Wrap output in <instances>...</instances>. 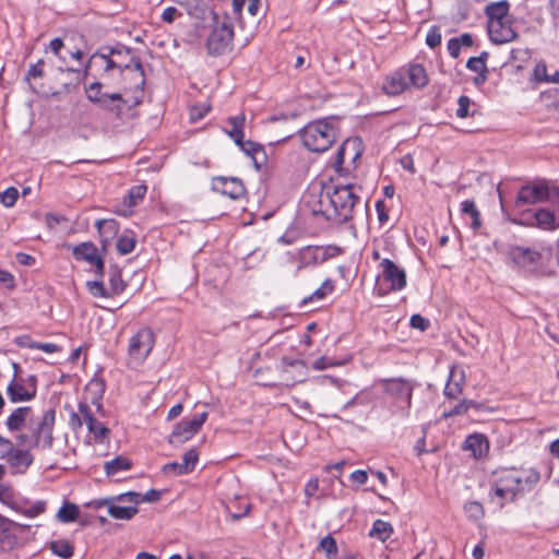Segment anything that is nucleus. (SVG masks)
Returning <instances> with one entry per match:
<instances>
[{"instance_id": "36", "label": "nucleus", "mask_w": 559, "mask_h": 559, "mask_svg": "<svg viewBox=\"0 0 559 559\" xmlns=\"http://www.w3.org/2000/svg\"><path fill=\"white\" fill-rule=\"evenodd\" d=\"M31 407H19L7 419V427L11 431H19L25 424Z\"/></svg>"}, {"instance_id": "40", "label": "nucleus", "mask_w": 559, "mask_h": 559, "mask_svg": "<svg viewBox=\"0 0 559 559\" xmlns=\"http://www.w3.org/2000/svg\"><path fill=\"white\" fill-rule=\"evenodd\" d=\"M131 461L126 456H117L114 460L105 463V471L107 475L114 476L121 471H128L131 467Z\"/></svg>"}, {"instance_id": "2", "label": "nucleus", "mask_w": 559, "mask_h": 559, "mask_svg": "<svg viewBox=\"0 0 559 559\" xmlns=\"http://www.w3.org/2000/svg\"><path fill=\"white\" fill-rule=\"evenodd\" d=\"M357 187L353 183H338L329 187L330 195H324L326 203L331 202L332 221L335 223H345L352 218L354 207L359 202L356 194Z\"/></svg>"}, {"instance_id": "16", "label": "nucleus", "mask_w": 559, "mask_h": 559, "mask_svg": "<svg viewBox=\"0 0 559 559\" xmlns=\"http://www.w3.org/2000/svg\"><path fill=\"white\" fill-rule=\"evenodd\" d=\"M382 277L390 290H402L406 286V274L392 260L383 259L380 263Z\"/></svg>"}, {"instance_id": "5", "label": "nucleus", "mask_w": 559, "mask_h": 559, "mask_svg": "<svg viewBox=\"0 0 559 559\" xmlns=\"http://www.w3.org/2000/svg\"><path fill=\"white\" fill-rule=\"evenodd\" d=\"M155 345V335L150 328H142L129 340L127 365L136 369L143 365Z\"/></svg>"}, {"instance_id": "19", "label": "nucleus", "mask_w": 559, "mask_h": 559, "mask_svg": "<svg viewBox=\"0 0 559 559\" xmlns=\"http://www.w3.org/2000/svg\"><path fill=\"white\" fill-rule=\"evenodd\" d=\"M147 187L145 185H138L132 187L128 194L123 198L121 204L117 206L116 213L121 216H129L132 214V209L138 205L145 197Z\"/></svg>"}, {"instance_id": "24", "label": "nucleus", "mask_w": 559, "mask_h": 559, "mask_svg": "<svg viewBox=\"0 0 559 559\" xmlns=\"http://www.w3.org/2000/svg\"><path fill=\"white\" fill-rule=\"evenodd\" d=\"M33 455L28 451L15 448L7 459L10 466L19 474L25 473L33 463Z\"/></svg>"}, {"instance_id": "30", "label": "nucleus", "mask_w": 559, "mask_h": 559, "mask_svg": "<svg viewBox=\"0 0 559 559\" xmlns=\"http://www.w3.org/2000/svg\"><path fill=\"white\" fill-rule=\"evenodd\" d=\"M108 504V514L117 520H131L136 513V507H122L114 503V498L106 499L102 502Z\"/></svg>"}, {"instance_id": "31", "label": "nucleus", "mask_w": 559, "mask_h": 559, "mask_svg": "<svg viewBox=\"0 0 559 559\" xmlns=\"http://www.w3.org/2000/svg\"><path fill=\"white\" fill-rule=\"evenodd\" d=\"M487 57H488V52L484 51V52H481V55L479 57H472L467 60V63H466L467 69L479 74V76H477L475 79V83H477V84L484 83L487 79V75H486L488 72L487 64H486Z\"/></svg>"}, {"instance_id": "14", "label": "nucleus", "mask_w": 559, "mask_h": 559, "mask_svg": "<svg viewBox=\"0 0 559 559\" xmlns=\"http://www.w3.org/2000/svg\"><path fill=\"white\" fill-rule=\"evenodd\" d=\"M324 195H330L329 187H322L318 192L311 191L305 197V204L309 209L312 215L323 216L328 221H332L331 202L326 203Z\"/></svg>"}, {"instance_id": "1", "label": "nucleus", "mask_w": 559, "mask_h": 559, "mask_svg": "<svg viewBox=\"0 0 559 559\" xmlns=\"http://www.w3.org/2000/svg\"><path fill=\"white\" fill-rule=\"evenodd\" d=\"M338 138V129L334 121L328 119L309 122L301 132L304 145L311 152L323 153Z\"/></svg>"}, {"instance_id": "57", "label": "nucleus", "mask_w": 559, "mask_h": 559, "mask_svg": "<svg viewBox=\"0 0 559 559\" xmlns=\"http://www.w3.org/2000/svg\"><path fill=\"white\" fill-rule=\"evenodd\" d=\"M522 476H523V486H524V489L527 487V488H531L533 485H535L538 480H539V473L534 471V469H531V471H527V472H523V473H520Z\"/></svg>"}, {"instance_id": "53", "label": "nucleus", "mask_w": 559, "mask_h": 559, "mask_svg": "<svg viewBox=\"0 0 559 559\" xmlns=\"http://www.w3.org/2000/svg\"><path fill=\"white\" fill-rule=\"evenodd\" d=\"M534 78L537 81H544V82H558V78H550L547 74V67L545 63H537L534 68Z\"/></svg>"}, {"instance_id": "21", "label": "nucleus", "mask_w": 559, "mask_h": 559, "mask_svg": "<svg viewBox=\"0 0 559 559\" xmlns=\"http://www.w3.org/2000/svg\"><path fill=\"white\" fill-rule=\"evenodd\" d=\"M408 88L404 68L388 75L384 80L382 90L386 95L396 96L404 93Z\"/></svg>"}, {"instance_id": "20", "label": "nucleus", "mask_w": 559, "mask_h": 559, "mask_svg": "<svg viewBox=\"0 0 559 559\" xmlns=\"http://www.w3.org/2000/svg\"><path fill=\"white\" fill-rule=\"evenodd\" d=\"M213 189L233 200L239 199L245 193V187L238 178H217L213 182Z\"/></svg>"}, {"instance_id": "55", "label": "nucleus", "mask_w": 559, "mask_h": 559, "mask_svg": "<svg viewBox=\"0 0 559 559\" xmlns=\"http://www.w3.org/2000/svg\"><path fill=\"white\" fill-rule=\"evenodd\" d=\"M100 88H102V84L98 82H95V83H92L86 90L87 98L97 105L99 104V100H102L103 94L100 93Z\"/></svg>"}, {"instance_id": "60", "label": "nucleus", "mask_w": 559, "mask_h": 559, "mask_svg": "<svg viewBox=\"0 0 559 559\" xmlns=\"http://www.w3.org/2000/svg\"><path fill=\"white\" fill-rule=\"evenodd\" d=\"M14 449L11 440L0 436V460L8 459Z\"/></svg>"}, {"instance_id": "9", "label": "nucleus", "mask_w": 559, "mask_h": 559, "mask_svg": "<svg viewBox=\"0 0 559 559\" xmlns=\"http://www.w3.org/2000/svg\"><path fill=\"white\" fill-rule=\"evenodd\" d=\"M55 425V411L48 409L43 416L36 420L31 421L29 430L32 444L43 449H50L52 445L53 437L52 430Z\"/></svg>"}, {"instance_id": "38", "label": "nucleus", "mask_w": 559, "mask_h": 559, "mask_svg": "<svg viewBox=\"0 0 559 559\" xmlns=\"http://www.w3.org/2000/svg\"><path fill=\"white\" fill-rule=\"evenodd\" d=\"M49 548L53 555H56L62 559L71 558L74 552L73 545L67 539L52 540L49 544Z\"/></svg>"}, {"instance_id": "52", "label": "nucleus", "mask_w": 559, "mask_h": 559, "mask_svg": "<svg viewBox=\"0 0 559 559\" xmlns=\"http://www.w3.org/2000/svg\"><path fill=\"white\" fill-rule=\"evenodd\" d=\"M441 39H442V36L440 33V28L438 26H432L426 35V44L430 48L438 47L441 44Z\"/></svg>"}, {"instance_id": "63", "label": "nucleus", "mask_w": 559, "mask_h": 559, "mask_svg": "<svg viewBox=\"0 0 559 559\" xmlns=\"http://www.w3.org/2000/svg\"><path fill=\"white\" fill-rule=\"evenodd\" d=\"M210 110L209 105L204 106H194L190 109V120L198 121L201 120Z\"/></svg>"}, {"instance_id": "51", "label": "nucleus", "mask_w": 559, "mask_h": 559, "mask_svg": "<svg viewBox=\"0 0 559 559\" xmlns=\"http://www.w3.org/2000/svg\"><path fill=\"white\" fill-rule=\"evenodd\" d=\"M12 532H13V530L7 531V532H0L1 533L0 545L5 550L13 549L17 544V538Z\"/></svg>"}, {"instance_id": "6", "label": "nucleus", "mask_w": 559, "mask_h": 559, "mask_svg": "<svg viewBox=\"0 0 559 559\" xmlns=\"http://www.w3.org/2000/svg\"><path fill=\"white\" fill-rule=\"evenodd\" d=\"M380 383L383 391L394 401L401 415L407 417L412 405L413 383L404 378L383 379Z\"/></svg>"}, {"instance_id": "39", "label": "nucleus", "mask_w": 559, "mask_h": 559, "mask_svg": "<svg viewBox=\"0 0 559 559\" xmlns=\"http://www.w3.org/2000/svg\"><path fill=\"white\" fill-rule=\"evenodd\" d=\"M393 533V527L389 522L383 520H376L373 522L372 528L369 533L371 537H376L381 542H385L391 537Z\"/></svg>"}, {"instance_id": "15", "label": "nucleus", "mask_w": 559, "mask_h": 559, "mask_svg": "<svg viewBox=\"0 0 559 559\" xmlns=\"http://www.w3.org/2000/svg\"><path fill=\"white\" fill-rule=\"evenodd\" d=\"M307 376V366L302 360L282 359V381L285 385L292 386L302 382Z\"/></svg>"}, {"instance_id": "42", "label": "nucleus", "mask_w": 559, "mask_h": 559, "mask_svg": "<svg viewBox=\"0 0 559 559\" xmlns=\"http://www.w3.org/2000/svg\"><path fill=\"white\" fill-rule=\"evenodd\" d=\"M108 283L109 288L107 290L110 297L122 294L127 287L119 270H115L109 274Z\"/></svg>"}, {"instance_id": "43", "label": "nucleus", "mask_w": 559, "mask_h": 559, "mask_svg": "<svg viewBox=\"0 0 559 559\" xmlns=\"http://www.w3.org/2000/svg\"><path fill=\"white\" fill-rule=\"evenodd\" d=\"M334 290V284L331 280H325L321 286L316 289L311 295L304 298L302 304H309L312 301H321L323 300L328 295L333 293Z\"/></svg>"}, {"instance_id": "44", "label": "nucleus", "mask_w": 559, "mask_h": 559, "mask_svg": "<svg viewBox=\"0 0 559 559\" xmlns=\"http://www.w3.org/2000/svg\"><path fill=\"white\" fill-rule=\"evenodd\" d=\"M318 550L324 551L326 559H335L337 556V545L335 539L331 535L323 537L319 543Z\"/></svg>"}, {"instance_id": "50", "label": "nucleus", "mask_w": 559, "mask_h": 559, "mask_svg": "<svg viewBox=\"0 0 559 559\" xmlns=\"http://www.w3.org/2000/svg\"><path fill=\"white\" fill-rule=\"evenodd\" d=\"M182 459H183V462H182L183 472L190 473L194 469V467L198 463L199 454L194 449H191L183 454Z\"/></svg>"}, {"instance_id": "45", "label": "nucleus", "mask_w": 559, "mask_h": 559, "mask_svg": "<svg viewBox=\"0 0 559 559\" xmlns=\"http://www.w3.org/2000/svg\"><path fill=\"white\" fill-rule=\"evenodd\" d=\"M136 240L132 235H122L118 238L116 247L120 254H129L135 248Z\"/></svg>"}, {"instance_id": "10", "label": "nucleus", "mask_w": 559, "mask_h": 559, "mask_svg": "<svg viewBox=\"0 0 559 559\" xmlns=\"http://www.w3.org/2000/svg\"><path fill=\"white\" fill-rule=\"evenodd\" d=\"M37 393V378L29 374L24 378L13 374L11 382L7 386V394L11 402H27L33 400Z\"/></svg>"}, {"instance_id": "54", "label": "nucleus", "mask_w": 559, "mask_h": 559, "mask_svg": "<svg viewBox=\"0 0 559 559\" xmlns=\"http://www.w3.org/2000/svg\"><path fill=\"white\" fill-rule=\"evenodd\" d=\"M457 104L459 107L456 109V116L459 118H466L469 115L468 110L472 104L471 98L468 96L462 95L460 96Z\"/></svg>"}, {"instance_id": "26", "label": "nucleus", "mask_w": 559, "mask_h": 559, "mask_svg": "<svg viewBox=\"0 0 559 559\" xmlns=\"http://www.w3.org/2000/svg\"><path fill=\"white\" fill-rule=\"evenodd\" d=\"M464 449L472 451L473 456L479 459L488 452L489 443L486 437L475 433L466 438Z\"/></svg>"}, {"instance_id": "37", "label": "nucleus", "mask_w": 559, "mask_h": 559, "mask_svg": "<svg viewBox=\"0 0 559 559\" xmlns=\"http://www.w3.org/2000/svg\"><path fill=\"white\" fill-rule=\"evenodd\" d=\"M461 212L463 215L471 217V227L477 230L481 226L480 212L473 200H465L461 203Z\"/></svg>"}, {"instance_id": "11", "label": "nucleus", "mask_w": 559, "mask_h": 559, "mask_svg": "<svg viewBox=\"0 0 559 559\" xmlns=\"http://www.w3.org/2000/svg\"><path fill=\"white\" fill-rule=\"evenodd\" d=\"M523 490V476L516 471L503 472L492 487L496 497L510 501H513L516 495Z\"/></svg>"}, {"instance_id": "12", "label": "nucleus", "mask_w": 559, "mask_h": 559, "mask_svg": "<svg viewBox=\"0 0 559 559\" xmlns=\"http://www.w3.org/2000/svg\"><path fill=\"white\" fill-rule=\"evenodd\" d=\"M206 419V412L195 415L192 419H182L176 425L175 429L169 436V442L175 444L190 440L194 435L199 432Z\"/></svg>"}, {"instance_id": "29", "label": "nucleus", "mask_w": 559, "mask_h": 559, "mask_svg": "<svg viewBox=\"0 0 559 559\" xmlns=\"http://www.w3.org/2000/svg\"><path fill=\"white\" fill-rule=\"evenodd\" d=\"M160 497H162L160 491L151 489L144 496H141L140 493L134 492V491H129V492L119 495L115 499L118 501H128L130 503L138 504L142 501L155 502V501L159 500Z\"/></svg>"}, {"instance_id": "22", "label": "nucleus", "mask_w": 559, "mask_h": 559, "mask_svg": "<svg viewBox=\"0 0 559 559\" xmlns=\"http://www.w3.org/2000/svg\"><path fill=\"white\" fill-rule=\"evenodd\" d=\"M508 254L515 264L521 266L534 264L540 259L539 252L520 246L511 247Z\"/></svg>"}, {"instance_id": "32", "label": "nucleus", "mask_w": 559, "mask_h": 559, "mask_svg": "<svg viewBox=\"0 0 559 559\" xmlns=\"http://www.w3.org/2000/svg\"><path fill=\"white\" fill-rule=\"evenodd\" d=\"M177 4L185 7L187 13L197 20H204L207 7L203 0H174Z\"/></svg>"}, {"instance_id": "7", "label": "nucleus", "mask_w": 559, "mask_h": 559, "mask_svg": "<svg viewBox=\"0 0 559 559\" xmlns=\"http://www.w3.org/2000/svg\"><path fill=\"white\" fill-rule=\"evenodd\" d=\"M513 222L520 226L552 231L559 228V213L543 207L530 209L523 211Z\"/></svg>"}, {"instance_id": "3", "label": "nucleus", "mask_w": 559, "mask_h": 559, "mask_svg": "<svg viewBox=\"0 0 559 559\" xmlns=\"http://www.w3.org/2000/svg\"><path fill=\"white\" fill-rule=\"evenodd\" d=\"M336 254L337 249L334 247L306 246L296 252H286L284 262L296 264L293 276L297 277L302 269L320 265Z\"/></svg>"}, {"instance_id": "13", "label": "nucleus", "mask_w": 559, "mask_h": 559, "mask_svg": "<svg viewBox=\"0 0 559 559\" xmlns=\"http://www.w3.org/2000/svg\"><path fill=\"white\" fill-rule=\"evenodd\" d=\"M550 198V187L545 181H537L520 189L514 204L516 207L547 201Z\"/></svg>"}, {"instance_id": "49", "label": "nucleus", "mask_w": 559, "mask_h": 559, "mask_svg": "<svg viewBox=\"0 0 559 559\" xmlns=\"http://www.w3.org/2000/svg\"><path fill=\"white\" fill-rule=\"evenodd\" d=\"M17 198L19 191L14 187H10L5 189L2 193H0V202L7 207L13 206Z\"/></svg>"}, {"instance_id": "25", "label": "nucleus", "mask_w": 559, "mask_h": 559, "mask_svg": "<svg viewBox=\"0 0 559 559\" xmlns=\"http://www.w3.org/2000/svg\"><path fill=\"white\" fill-rule=\"evenodd\" d=\"M46 506L47 504L45 501H16L14 504H12V510H14L16 513L25 515L26 518L34 519L46 511Z\"/></svg>"}, {"instance_id": "18", "label": "nucleus", "mask_w": 559, "mask_h": 559, "mask_svg": "<svg viewBox=\"0 0 559 559\" xmlns=\"http://www.w3.org/2000/svg\"><path fill=\"white\" fill-rule=\"evenodd\" d=\"M73 257L79 261H85L96 267V272L103 275L104 261L97 254V248L92 242H82L72 250Z\"/></svg>"}, {"instance_id": "56", "label": "nucleus", "mask_w": 559, "mask_h": 559, "mask_svg": "<svg viewBox=\"0 0 559 559\" xmlns=\"http://www.w3.org/2000/svg\"><path fill=\"white\" fill-rule=\"evenodd\" d=\"M465 511L469 514V516L474 519H479L484 515L483 506L479 502L472 501L465 504Z\"/></svg>"}, {"instance_id": "47", "label": "nucleus", "mask_w": 559, "mask_h": 559, "mask_svg": "<svg viewBox=\"0 0 559 559\" xmlns=\"http://www.w3.org/2000/svg\"><path fill=\"white\" fill-rule=\"evenodd\" d=\"M452 383H457V385L464 388L466 383V372L463 366L454 365L451 367L449 380Z\"/></svg>"}, {"instance_id": "27", "label": "nucleus", "mask_w": 559, "mask_h": 559, "mask_svg": "<svg viewBox=\"0 0 559 559\" xmlns=\"http://www.w3.org/2000/svg\"><path fill=\"white\" fill-rule=\"evenodd\" d=\"M510 4L508 1L502 0L492 2L486 7V14L488 22H500L512 19L509 15Z\"/></svg>"}, {"instance_id": "64", "label": "nucleus", "mask_w": 559, "mask_h": 559, "mask_svg": "<svg viewBox=\"0 0 559 559\" xmlns=\"http://www.w3.org/2000/svg\"><path fill=\"white\" fill-rule=\"evenodd\" d=\"M63 48V41L61 38L57 37L50 40L49 49L50 51L60 59L61 62L66 61V58L61 56V49Z\"/></svg>"}, {"instance_id": "4", "label": "nucleus", "mask_w": 559, "mask_h": 559, "mask_svg": "<svg viewBox=\"0 0 559 559\" xmlns=\"http://www.w3.org/2000/svg\"><path fill=\"white\" fill-rule=\"evenodd\" d=\"M214 26L206 39V49L211 56H222L233 50L234 27L227 15L217 16L213 11Z\"/></svg>"}, {"instance_id": "46", "label": "nucleus", "mask_w": 559, "mask_h": 559, "mask_svg": "<svg viewBox=\"0 0 559 559\" xmlns=\"http://www.w3.org/2000/svg\"><path fill=\"white\" fill-rule=\"evenodd\" d=\"M87 289L93 297L109 298L108 290L105 288L102 281H88L86 283Z\"/></svg>"}, {"instance_id": "8", "label": "nucleus", "mask_w": 559, "mask_h": 559, "mask_svg": "<svg viewBox=\"0 0 559 559\" xmlns=\"http://www.w3.org/2000/svg\"><path fill=\"white\" fill-rule=\"evenodd\" d=\"M70 423L73 427H81L85 424L96 443H104L109 438L110 430L94 417L91 407L85 402L79 404V414L72 413Z\"/></svg>"}, {"instance_id": "17", "label": "nucleus", "mask_w": 559, "mask_h": 559, "mask_svg": "<svg viewBox=\"0 0 559 559\" xmlns=\"http://www.w3.org/2000/svg\"><path fill=\"white\" fill-rule=\"evenodd\" d=\"M487 29L490 40L498 45L510 43L518 36L512 27V19L500 22H488Z\"/></svg>"}, {"instance_id": "34", "label": "nucleus", "mask_w": 559, "mask_h": 559, "mask_svg": "<svg viewBox=\"0 0 559 559\" xmlns=\"http://www.w3.org/2000/svg\"><path fill=\"white\" fill-rule=\"evenodd\" d=\"M58 71L61 75H67V80L62 82V90L55 92L53 94L60 93H70L72 90L79 86L80 84V71L73 68L63 69L62 67L58 68Z\"/></svg>"}, {"instance_id": "35", "label": "nucleus", "mask_w": 559, "mask_h": 559, "mask_svg": "<svg viewBox=\"0 0 559 559\" xmlns=\"http://www.w3.org/2000/svg\"><path fill=\"white\" fill-rule=\"evenodd\" d=\"M126 102L119 93L104 94L102 95V100H99L98 106L119 116L122 109V104Z\"/></svg>"}, {"instance_id": "33", "label": "nucleus", "mask_w": 559, "mask_h": 559, "mask_svg": "<svg viewBox=\"0 0 559 559\" xmlns=\"http://www.w3.org/2000/svg\"><path fill=\"white\" fill-rule=\"evenodd\" d=\"M237 145L241 148L242 152L252 157L257 166L263 164L266 160L264 147L261 144L252 141H245L242 139L241 144Z\"/></svg>"}, {"instance_id": "61", "label": "nucleus", "mask_w": 559, "mask_h": 559, "mask_svg": "<svg viewBox=\"0 0 559 559\" xmlns=\"http://www.w3.org/2000/svg\"><path fill=\"white\" fill-rule=\"evenodd\" d=\"M95 225L99 233H103L104 229H107L109 233L115 234L118 229V224L114 219H98L96 221Z\"/></svg>"}, {"instance_id": "59", "label": "nucleus", "mask_w": 559, "mask_h": 559, "mask_svg": "<svg viewBox=\"0 0 559 559\" xmlns=\"http://www.w3.org/2000/svg\"><path fill=\"white\" fill-rule=\"evenodd\" d=\"M463 393V388L457 385V383H452L450 381L447 382L444 388V395L448 399H459L460 395Z\"/></svg>"}, {"instance_id": "41", "label": "nucleus", "mask_w": 559, "mask_h": 559, "mask_svg": "<svg viewBox=\"0 0 559 559\" xmlns=\"http://www.w3.org/2000/svg\"><path fill=\"white\" fill-rule=\"evenodd\" d=\"M79 507L72 502L66 501L57 513V518L62 523H70L79 518Z\"/></svg>"}, {"instance_id": "62", "label": "nucleus", "mask_w": 559, "mask_h": 559, "mask_svg": "<svg viewBox=\"0 0 559 559\" xmlns=\"http://www.w3.org/2000/svg\"><path fill=\"white\" fill-rule=\"evenodd\" d=\"M44 66H45L44 60L39 59L35 64L31 66L26 78L27 79L41 78L44 75Z\"/></svg>"}, {"instance_id": "23", "label": "nucleus", "mask_w": 559, "mask_h": 559, "mask_svg": "<svg viewBox=\"0 0 559 559\" xmlns=\"http://www.w3.org/2000/svg\"><path fill=\"white\" fill-rule=\"evenodd\" d=\"M404 73L406 74L408 88H423L429 82L425 68L419 63L409 64L406 69H404Z\"/></svg>"}, {"instance_id": "58", "label": "nucleus", "mask_w": 559, "mask_h": 559, "mask_svg": "<svg viewBox=\"0 0 559 559\" xmlns=\"http://www.w3.org/2000/svg\"><path fill=\"white\" fill-rule=\"evenodd\" d=\"M411 326L420 331H426L430 323L429 320L420 314H413L409 320Z\"/></svg>"}, {"instance_id": "28", "label": "nucleus", "mask_w": 559, "mask_h": 559, "mask_svg": "<svg viewBox=\"0 0 559 559\" xmlns=\"http://www.w3.org/2000/svg\"><path fill=\"white\" fill-rule=\"evenodd\" d=\"M227 123L230 129L226 131L228 136L235 142V144H241V140L245 138L243 129L246 123L245 114H239L227 119Z\"/></svg>"}, {"instance_id": "48", "label": "nucleus", "mask_w": 559, "mask_h": 559, "mask_svg": "<svg viewBox=\"0 0 559 559\" xmlns=\"http://www.w3.org/2000/svg\"><path fill=\"white\" fill-rule=\"evenodd\" d=\"M0 502L12 509V504L16 502L12 486L0 484Z\"/></svg>"}]
</instances>
